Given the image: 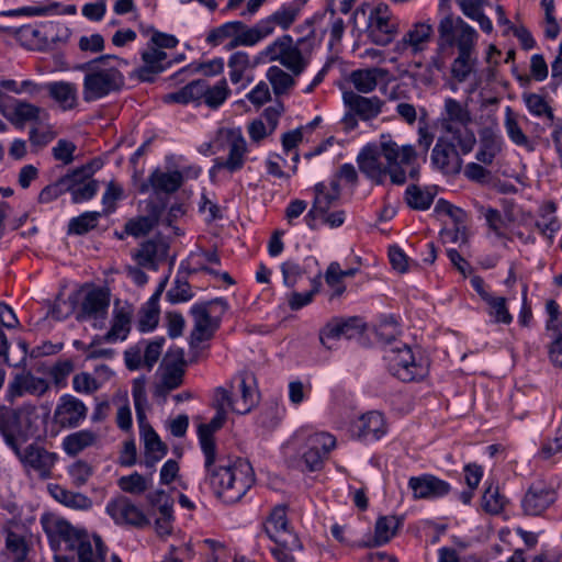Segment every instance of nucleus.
<instances>
[{
	"instance_id": "1",
	"label": "nucleus",
	"mask_w": 562,
	"mask_h": 562,
	"mask_svg": "<svg viewBox=\"0 0 562 562\" xmlns=\"http://www.w3.org/2000/svg\"><path fill=\"white\" fill-rule=\"evenodd\" d=\"M226 417V413L216 412L210 423L199 425L198 438L204 456L206 482L220 499L226 504H235L254 485L255 473L247 460H232L217 453L214 434L223 427Z\"/></svg>"
},
{
	"instance_id": "2",
	"label": "nucleus",
	"mask_w": 562,
	"mask_h": 562,
	"mask_svg": "<svg viewBox=\"0 0 562 562\" xmlns=\"http://www.w3.org/2000/svg\"><path fill=\"white\" fill-rule=\"evenodd\" d=\"M417 154L412 145H398L391 134H382L379 144L366 145L357 157L360 171L376 184L386 176L392 183L406 182V167L416 161Z\"/></svg>"
},
{
	"instance_id": "3",
	"label": "nucleus",
	"mask_w": 562,
	"mask_h": 562,
	"mask_svg": "<svg viewBox=\"0 0 562 562\" xmlns=\"http://www.w3.org/2000/svg\"><path fill=\"white\" fill-rule=\"evenodd\" d=\"M128 61L115 55H102L77 67L83 72L82 98L94 102L111 94L119 93L125 86L122 67Z\"/></svg>"
},
{
	"instance_id": "4",
	"label": "nucleus",
	"mask_w": 562,
	"mask_h": 562,
	"mask_svg": "<svg viewBox=\"0 0 562 562\" xmlns=\"http://www.w3.org/2000/svg\"><path fill=\"white\" fill-rule=\"evenodd\" d=\"M438 33L439 46L458 48V56L451 64V76L458 82H464L475 69L477 32L460 16L447 15L440 20Z\"/></svg>"
},
{
	"instance_id": "5",
	"label": "nucleus",
	"mask_w": 562,
	"mask_h": 562,
	"mask_svg": "<svg viewBox=\"0 0 562 562\" xmlns=\"http://www.w3.org/2000/svg\"><path fill=\"white\" fill-rule=\"evenodd\" d=\"M41 522L49 538L59 537L67 543L68 550L77 552L78 562H105L108 548L99 535L90 537L85 530L75 528L65 519H57L50 525L43 517Z\"/></svg>"
},
{
	"instance_id": "6",
	"label": "nucleus",
	"mask_w": 562,
	"mask_h": 562,
	"mask_svg": "<svg viewBox=\"0 0 562 562\" xmlns=\"http://www.w3.org/2000/svg\"><path fill=\"white\" fill-rule=\"evenodd\" d=\"M267 536L274 542L271 553L278 562H295V553L303 549L297 535L289 527L286 507L277 505L263 525Z\"/></svg>"
},
{
	"instance_id": "7",
	"label": "nucleus",
	"mask_w": 562,
	"mask_h": 562,
	"mask_svg": "<svg viewBox=\"0 0 562 562\" xmlns=\"http://www.w3.org/2000/svg\"><path fill=\"white\" fill-rule=\"evenodd\" d=\"M305 26L308 29L307 35L299 38L296 43H294L292 36L284 34L269 44L260 55L269 61H279L289 69L293 76L301 75L308 61L302 54L300 46L305 43L310 36L314 35L311 20H306L304 25L300 26V30Z\"/></svg>"
},
{
	"instance_id": "8",
	"label": "nucleus",
	"mask_w": 562,
	"mask_h": 562,
	"mask_svg": "<svg viewBox=\"0 0 562 562\" xmlns=\"http://www.w3.org/2000/svg\"><path fill=\"white\" fill-rule=\"evenodd\" d=\"M34 411L33 406L0 407V435L13 452H18V449L34 435L31 418Z\"/></svg>"
},
{
	"instance_id": "9",
	"label": "nucleus",
	"mask_w": 562,
	"mask_h": 562,
	"mask_svg": "<svg viewBox=\"0 0 562 562\" xmlns=\"http://www.w3.org/2000/svg\"><path fill=\"white\" fill-rule=\"evenodd\" d=\"M384 360L389 372L403 382L419 380L427 373L426 368L416 361L411 347L403 342L384 349Z\"/></svg>"
},
{
	"instance_id": "10",
	"label": "nucleus",
	"mask_w": 562,
	"mask_h": 562,
	"mask_svg": "<svg viewBox=\"0 0 562 562\" xmlns=\"http://www.w3.org/2000/svg\"><path fill=\"white\" fill-rule=\"evenodd\" d=\"M218 138L227 146L228 154L225 159L216 158L211 168V176L220 170H227L229 173L237 172L244 168L246 154L248 151L246 139L240 128H221Z\"/></svg>"
},
{
	"instance_id": "11",
	"label": "nucleus",
	"mask_w": 562,
	"mask_h": 562,
	"mask_svg": "<svg viewBox=\"0 0 562 562\" xmlns=\"http://www.w3.org/2000/svg\"><path fill=\"white\" fill-rule=\"evenodd\" d=\"M19 459L26 475L36 474L40 480H48L53 476V470L59 459L56 452L48 451L43 446L32 442L24 449L19 448L13 452Z\"/></svg>"
},
{
	"instance_id": "12",
	"label": "nucleus",
	"mask_w": 562,
	"mask_h": 562,
	"mask_svg": "<svg viewBox=\"0 0 562 562\" xmlns=\"http://www.w3.org/2000/svg\"><path fill=\"white\" fill-rule=\"evenodd\" d=\"M368 36L376 45H389L398 33V20L387 4L380 3L371 10L367 26Z\"/></svg>"
},
{
	"instance_id": "13",
	"label": "nucleus",
	"mask_w": 562,
	"mask_h": 562,
	"mask_svg": "<svg viewBox=\"0 0 562 562\" xmlns=\"http://www.w3.org/2000/svg\"><path fill=\"white\" fill-rule=\"evenodd\" d=\"M110 307V292L105 288H92L85 294L79 311L78 322H91L94 328H102Z\"/></svg>"
},
{
	"instance_id": "14",
	"label": "nucleus",
	"mask_w": 562,
	"mask_h": 562,
	"mask_svg": "<svg viewBox=\"0 0 562 562\" xmlns=\"http://www.w3.org/2000/svg\"><path fill=\"white\" fill-rule=\"evenodd\" d=\"M165 338L158 337L153 340L142 339L124 351V361L128 370L135 371L146 368L150 371L161 356Z\"/></svg>"
},
{
	"instance_id": "15",
	"label": "nucleus",
	"mask_w": 562,
	"mask_h": 562,
	"mask_svg": "<svg viewBox=\"0 0 562 562\" xmlns=\"http://www.w3.org/2000/svg\"><path fill=\"white\" fill-rule=\"evenodd\" d=\"M212 305H220L223 310L227 308V302L221 297L205 303L194 304L191 307V314L194 322V326L191 331V345H198L211 339L217 329L218 321L212 318L210 314V307Z\"/></svg>"
},
{
	"instance_id": "16",
	"label": "nucleus",
	"mask_w": 562,
	"mask_h": 562,
	"mask_svg": "<svg viewBox=\"0 0 562 562\" xmlns=\"http://www.w3.org/2000/svg\"><path fill=\"white\" fill-rule=\"evenodd\" d=\"M364 324L359 317H334L319 331V340L327 349H333L340 338L351 339L360 336Z\"/></svg>"
},
{
	"instance_id": "17",
	"label": "nucleus",
	"mask_w": 562,
	"mask_h": 562,
	"mask_svg": "<svg viewBox=\"0 0 562 562\" xmlns=\"http://www.w3.org/2000/svg\"><path fill=\"white\" fill-rule=\"evenodd\" d=\"M306 0H292L283 3L272 14L256 23L262 38L265 40L274 32L276 26L288 30L300 15Z\"/></svg>"
},
{
	"instance_id": "18",
	"label": "nucleus",
	"mask_w": 562,
	"mask_h": 562,
	"mask_svg": "<svg viewBox=\"0 0 562 562\" xmlns=\"http://www.w3.org/2000/svg\"><path fill=\"white\" fill-rule=\"evenodd\" d=\"M432 36V24L427 21L416 22L404 36L394 44L393 50L398 55L409 53L412 56H415L427 48Z\"/></svg>"
},
{
	"instance_id": "19",
	"label": "nucleus",
	"mask_w": 562,
	"mask_h": 562,
	"mask_svg": "<svg viewBox=\"0 0 562 562\" xmlns=\"http://www.w3.org/2000/svg\"><path fill=\"white\" fill-rule=\"evenodd\" d=\"M105 510L117 525H131L143 528L149 524L143 510L126 496L111 499L106 504Z\"/></svg>"
},
{
	"instance_id": "20",
	"label": "nucleus",
	"mask_w": 562,
	"mask_h": 562,
	"mask_svg": "<svg viewBox=\"0 0 562 562\" xmlns=\"http://www.w3.org/2000/svg\"><path fill=\"white\" fill-rule=\"evenodd\" d=\"M336 446V439L328 432H316L306 440L303 460L308 471H317L323 467L325 458Z\"/></svg>"
},
{
	"instance_id": "21",
	"label": "nucleus",
	"mask_w": 562,
	"mask_h": 562,
	"mask_svg": "<svg viewBox=\"0 0 562 562\" xmlns=\"http://www.w3.org/2000/svg\"><path fill=\"white\" fill-rule=\"evenodd\" d=\"M143 65L132 72V77L143 82H150L155 77L172 65L166 52L155 46H149L140 54Z\"/></svg>"
},
{
	"instance_id": "22",
	"label": "nucleus",
	"mask_w": 562,
	"mask_h": 562,
	"mask_svg": "<svg viewBox=\"0 0 562 562\" xmlns=\"http://www.w3.org/2000/svg\"><path fill=\"white\" fill-rule=\"evenodd\" d=\"M87 412L88 408L81 400L65 394L56 405L54 420L63 428H76L87 417Z\"/></svg>"
},
{
	"instance_id": "23",
	"label": "nucleus",
	"mask_w": 562,
	"mask_h": 562,
	"mask_svg": "<svg viewBox=\"0 0 562 562\" xmlns=\"http://www.w3.org/2000/svg\"><path fill=\"white\" fill-rule=\"evenodd\" d=\"M21 369L22 371L15 373L8 385L7 392L10 401L24 394L42 396L48 391L49 384L45 379L35 376L30 370H26V366Z\"/></svg>"
},
{
	"instance_id": "24",
	"label": "nucleus",
	"mask_w": 562,
	"mask_h": 562,
	"mask_svg": "<svg viewBox=\"0 0 562 562\" xmlns=\"http://www.w3.org/2000/svg\"><path fill=\"white\" fill-rule=\"evenodd\" d=\"M408 487L413 493L414 499H436L448 495L451 491V486L447 481L432 474L409 477Z\"/></svg>"
},
{
	"instance_id": "25",
	"label": "nucleus",
	"mask_w": 562,
	"mask_h": 562,
	"mask_svg": "<svg viewBox=\"0 0 562 562\" xmlns=\"http://www.w3.org/2000/svg\"><path fill=\"white\" fill-rule=\"evenodd\" d=\"M557 499V493L551 486L538 482L530 485L526 492L521 507L526 515L539 516Z\"/></svg>"
},
{
	"instance_id": "26",
	"label": "nucleus",
	"mask_w": 562,
	"mask_h": 562,
	"mask_svg": "<svg viewBox=\"0 0 562 562\" xmlns=\"http://www.w3.org/2000/svg\"><path fill=\"white\" fill-rule=\"evenodd\" d=\"M93 169L89 166H85L74 170L66 175L69 179V187L67 192L71 193V200L74 203H80L92 199L98 190L99 183L97 180H87L92 175Z\"/></svg>"
},
{
	"instance_id": "27",
	"label": "nucleus",
	"mask_w": 562,
	"mask_h": 562,
	"mask_svg": "<svg viewBox=\"0 0 562 562\" xmlns=\"http://www.w3.org/2000/svg\"><path fill=\"white\" fill-rule=\"evenodd\" d=\"M345 105L362 121H370L382 113L385 101L376 95L363 97L355 91H346L342 94Z\"/></svg>"
},
{
	"instance_id": "28",
	"label": "nucleus",
	"mask_w": 562,
	"mask_h": 562,
	"mask_svg": "<svg viewBox=\"0 0 562 562\" xmlns=\"http://www.w3.org/2000/svg\"><path fill=\"white\" fill-rule=\"evenodd\" d=\"M431 164L445 173H458L461 169L462 160L460 153L447 139L439 137L431 153Z\"/></svg>"
},
{
	"instance_id": "29",
	"label": "nucleus",
	"mask_w": 562,
	"mask_h": 562,
	"mask_svg": "<svg viewBox=\"0 0 562 562\" xmlns=\"http://www.w3.org/2000/svg\"><path fill=\"white\" fill-rule=\"evenodd\" d=\"M504 139L493 127L486 126L479 131V148L475 159L486 166L494 162L495 158L503 151Z\"/></svg>"
},
{
	"instance_id": "30",
	"label": "nucleus",
	"mask_w": 562,
	"mask_h": 562,
	"mask_svg": "<svg viewBox=\"0 0 562 562\" xmlns=\"http://www.w3.org/2000/svg\"><path fill=\"white\" fill-rule=\"evenodd\" d=\"M353 434L364 441L379 440L386 431V423L383 415L372 411L361 415L352 425Z\"/></svg>"
},
{
	"instance_id": "31",
	"label": "nucleus",
	"mask_w": 562,
	"mask_h": 562,
	"mask_svg": "<svg viewBox=\"0 0 562 562\" xmlns=\"http://www.w3.org/2000/svg\"><path fill=\"white\" fill-rule=\"evenodd\" d=\"M168 249V244L162 239H148L140 244L134 257L139 266L156 271L167 258Z\"/></svg>"
},
{
	"instance_id": "32",
	"label": "nucleus",
	"mask_w": 562,
	"mask_h": 562,
	"mask_svg": "<svg viewBox=\"0 0 562 562\" xmlns=\"http://www.w3.org/2000/svg\"><path fill=\"white\" fill-rule=\"evenodd\" d=\"M164 209L161 204L149 202L147 204V215L128 220L125 223L124 233L133 237L147 235L159 223Z\"/></svg>"
},
{
	"instance_id": "33",
	"label": "nucleus",
	"mask_w": 562,
	"mask_h": 562,
	"mask_svg": "<svg viewBox=\"0 0 562 562\" xmlns=\"http://www.w3.org/2000/svg\"><path fill=\"white\" fill-rule=\"evenodd\" d=\"M390 71L385 68L370 67L352 70L349 81L360 93H370L375 90L380 82L389 80Z\"/></svg>"
},
{
	"instance_id": "34",
	"label": "nucleus",
	"mask_w": 562,
	"mask_h": 562,
	"mask_svg": "<svg viewBox=\"0 0 562 562\" xmlns=\"http://www.w3.org/2000/svg\"><path fill=\"white\" fill-rule=\"evenodd\" d=\"M49 98L54 100L63 111H71L79 104L78 87L69 81H54L45 87Z\"/></svg>"
},
{
	"instance_id": "35",
	"label": "nucleus",
	"mask_w": 562,
	"mask_h": 562,
	"mask_svg": "<svg viewBox=\"0 0 562 562\" xmlns=\"http://www.w3.org/2000/svg\"><path fill=\"white\" fill-rule=\"evenodd\" d=\"M442 131L445 134L440 137H447L454 148H459L458 151L460 154L467 155L473 150L476 138L474 132L469 128V124L454 126L447 124V127L442 128Z\"/></svg>"
},
{
	"instance_id": "36",
	"label": "nucleus",
	"mask_w": 562,
	"mask_h": 562,
	"mask_svg": "<svg viewBox=\"0 0 562 562\" xmlns=\"http://www.w3.org/2000/svg\"><path fill=\"white\" fill-rule=\"evenodd\" d=\"M315 199L311 210L307 212L305 220L311 228H314V221L325 215L333 203H335L339 196L328 191L327 186L324 182H318L314 187Z\"/></svg>"
},
{
	"instance_id": "37",
	"label": "nucleus",
	"mask_w": 562,
	"mask_h": 562,
	"mask_svg": "<svg viewBox=\"0 0 562 562\" xmlns=\"http://www.w3.org/2000/svg\"><path fill=\"white\" fill-rule=\"evenodd\" d=\"M402 521L403 519L397 516L379 517L374 527V536L364 546L374 548L386 544L395 536Z\"/></svg>"
},
{
	"instance_id": "38",
	"label": "nucleus",
	"mask_w": 562,
	"mask_h": 562,
	"mask_svg": "<svg viewBox=\"0 0 562 562\" xmlns=\"http://www.w3.org/2000/svg\"><path fill=\"white\" fill-rule=\"evenodd\" d=\"M142 435L145 443L144 465L149 470H154L156 463L167 453V447L151 426L144 429Z\"/></svg>"
},
{
	"instance_id": "39",
	"label": "nucleus",
	"mask_w": 562,
	"mask_h": 562,
	"mask_svg": "<svg viewBox=\"0 0 562 562\" xmlns=\"http://www.w3.org/2000/svg\"><path fill=\"white\" fill-rule=\"evenodd\" d=\"M206 79H196L176 92L168 93L165 95V102L167 103H180L188 104L190 102H199L204 98L206 92Z\"/></svg>"
},
{
	"instance_id": "40",
	"label": "nucleus",
	"mask_w": 562,
	"mask_h": 562,
	"mask_svg": "<svg viewBox=\"0 0 562 562\" xmlns=\"http://www.w3.org/2000/svg\"><path fill=\"white\" fill-rule=\"evenodd\" d=\"M131 312L125 308H115L110 330L101 339L108 344H114L117 340H125L131 331Z\"/></svg>"
},
{
	"instance_id": "41",
	"label": "nucleus",
	"mask_w": 562,
	"mask_h": 562,
	"mask_svg": "<svg viewBox=\"0 0 562 562\" xmlns=\"http://www.w3.org/2000/svg\"><path fill=\"white\" fill-rule=\"evenodd\" d=\"M471 113L465 104L453 98H447L441 113V128L447 124L452 126L471 123Z\"/></svg>"
},
{
	"instance_id": "42",
	"label": "nucleus",
	"mask_w": 562,
	"mask_h": 562,
	"mask_svg": "<svg viewBox=\"0 0 562 562\" xmlns=\"http://www.w3.org/2000/svg\"><path fill=\"white\" fill-rule=\"evenodd\" d=\"M148 181L156 192L173 193L182 186L183 176L178 170L164 172L156 169L149 176Z\"/></svg>"
},
{
	"instance_id": "43",
	"label": "nucleus",
	"mask_w": 562,
	"mask_h": 562,
	"mask_svg": "<svg viewBox=\"0 0 562 562\" xmlns=\"http://www.w3.org/2000/svg\"><path fill=\"white\" fill-rule=\"evenodd\" d=\"M98 440V435L91 430L85 429L72 432L66 436L63 440L64 451L70 456L76 457L86 448L93 446Z\"/></svg>"
},
{
	"instance_id": "44",
	"label": "nucleus",
	"mask_w": 562,
	"mask_h": 562,
	"mask_svg": "<svg viewBox=\"0 0 562 562\" xmlns=\"http://www.w3.org/2000/svg\"><path fill=\"white\" fill-rule=\"evenodd\" d=\"M504 126L508 138L517 146L525 147L528 151H532L533 145L528 136L524 133L510 106L505 110Z\"/></svg>"
},
{
	"instance_id": "45",
	"label": "nucleus",
	"mask_w": 562,
	"mask_h": 562,
	"mask_svg": "<svg viewBox=\"0 0 562 562\" xmlns=\"http://www.w3.org/2000/svg\"><path fill=\"white\" fill-rule=\"evenodd\" d=\"M53 496L57 502L72 509L87 510L92 507V501L85 494L60 486H55Z\"/></svg>"
},
{
	"instance_id": "46",
	"label": "nucleus",
	"mask_w": 562,
	"mask_h": 562,
	"mask_svg": "<svg viewBox=\"0 0 562 562\" xmlns=\"http://www.w3.org/2000/svg\"><path fill=\"white\" fill-rule=\"evenodd\" d=\"M247 27L249 26L241 21L226 22L217 27L212 29L209 32L206 36V43L212 46H217L225 40L236 36L239 32H243Z\"/></svg>"
},
{
	"instance_id": "47",
	"label": "nucleus",
	"mask_w": 562,
	"mask_h": 562,
	"mask_svg": "<svg viewBox=\"0 0 562 562\" xmlns=\"http://www.w3.org/2000/svg\"><path fill=\"white\" fill-rule=\"evenodd\" d=\"M4 543L13 562H29L27 554L30 552V544L24 536L8 530Z\"/></svg>"
},
{
	"instance_id": "48",
	"label": "nucleus",
	"mask_w": 562,
	"mask_h": 562,
	"mask_svg": "<svg viewBox=\"0 0 562 562\" xmlns=\"http://www.w3.org/2000/svg\"><path fill=\"white\" fill-rule=\"evenodd\" d=\"M507 498L501 494L498 486L490 484L483 495L481 505L485 513L491 515H498L505 508Z\"/></svg>"
},
{
	"instance_id": "49",
	"label": "nucleus",
	"mask_w": 562,
	"mask_h": 562,
	"mask_svg": "<svg viewBox=\"0 0 562 562\" xmlns=\"http://www.w3.org/2000/svg\"><path fill=\"white\" fill-rule=\"evenodd\" d=\"M13 115L16 119V121L21 123L33 122L36 124H41L43 117H47V113L45 110L37 105L23 101L15 102L13 106Z\"/></svg>"
},
{
	"instance_id": "50",
	"label": "nucleus",
	"mask_w": 562,
	"mask_h": 562,
	"mask_svg": "<svg viewBox=\"0 0 562 562\" xmlns=\"http://www.w3.org/2000/svg\"><path fill=\"white\" fill-rule=\"evenodd\" d=\"M238 391L240 393V396L234 398L235 403L233 412L244 415L249 413L251 408L257 404L258 397L256 391L247 384L245 378L240 380Z\"/></svg>"
},
{
	"instance_id": "51",
	"label": "nucleus",
	"mask_w": 562,
	"mask_h": 562,
	"mask_svg": "<svg viewBox=\"0 0 562 562\" xmlns=\"http://www.w3.org/2000/svg\"><path fill=\"white\" fill-rule=\"evenodd\" d=\"M434 198L435 195L430 191L423 190L416 184L408 186L405 191V201L414 210L429 209Z\"/></svg>"
},
{
	"instance_id": "52",
	"label": "nucleus",
	"mask_w": 562,
	"mask_h": 562,
	"mask_svg": "<svg viewBox=\"0 0 562 562\" xmlns=\"http://www.w3.org/2000/svg\"><path fill=\"white\" fill-rule=\"evenodd\" d=\"M485 303L488 306L487 314L492 317L493 323L509 325L513 322L505 297L492 295Z\"/></svg>"
},
{
	"instance_id": "53",
	"label": "nucleus",
	"mask_w": 562,
	"mask_h": 562,
	"mask_svg": "<svg viewBox=\"0 0 562 562\" xmlns=\"http://www.w3.org/2000/svg\"><path fill=\"white\" fill-rule=\"evenodd\" d=\"M267 78L277 95L286 93L295 83L294 78L278 66L268 69Z\"/></svg>"
},
{
	"instance_id": "54",
	"label": "nucleus",
	"mask_w": 562,
	"mask_h": 562,
	"mask_svg": "<svg viewBox=\"0 0 562 562\" xmlns=\"http://www.w3.org/2000/svg\"><path fill=\"white\" fill-rule=\"evenodd\" d=\"M524 102L528 111L535 116H546L551 122L554 121V114L552 108L548 104L546 99L538 93H524Z\"/></svg>"
},
{
	"instance_id": "55",
	"label": "nucleus",
	"mask_w": 562,
	"mask_h": 562,
	"mask_svg": "<svg viewBox=\"0 0 562 562\" xmlns=\"http://www.w3.org/2000/svg\"><path fill=\"white\" fill-rule=\"evenodd\" d=\"M100 216V212H85L71 218L68 224V234L83 235L88 233L98 225Z\"/></svg>"
},
{
	"instance_id": "56",
	"label": "nucleus",
	"mask_w": 562,
	"mask_h": 562,
	"mask_svg": "<svg viewBox=\"0 0 562 562\" xmlns=\"http://www.w3.org/2000/svg\"><path fill=\"white\" fill-rule=\"evenodd\" d=\"M480 212L483 214L488 228L494 233L497 238H505V228L508 226V221L503 214L494 207L480 206Z\"/></svg>"
},
{
	"instance_id": "57",
	"label": "nucleus",
	"mask_w": 562,
	"mask_h": 562,
	"mask_svg": "<svg viewBox=\"0 0 562 562\" xmlns=\"http://www.w3.org/2000/svg\"><path fill=\"white\" fill-rule=\"evenodd\" d=\"M206 90L203 101L212 109L218 108L229 94V88L225 79L217 81L214 86H210L206 80Z\"/></svg>"
},
{
	"instance_id": "58",
	"label": "nucleus",
	"mask_w": 562,
	"mask_h": 562,
	"mask_svg": "<svg viewBox=\"0 0 562 562\" xmlns=\"http://www.w3.org/2000/svg\"><path fill=\"white\" fill-rule=\"evenodd\" d=\"M229 40V43L226 45L227 49H234L238 46H254L263 38L256 24H254Z\"/></svg>"
},
{
	"instance_id": "59",
	"label": "nucleus",
	"mask_w": 562,
	"mask_h": 562,
	"mask_svg": "<svg viewBox=\"0 0 562 562\" xmlns=\"http://www.w3.org/2000/svg\"><path fill=\"white\" fill-rule=\"evenodd\" d=\"M158 319H159V304L151 305L150 301L148 300L140 312V316H139L138 325H137L138 329L142 333L150 331L157 326Z\"/></svg>"
},
{
	"instance_id": "60",
	"label": "nucleus",
	"mask_w": 562,
	"mask_h": 562,
	"mask_svg": "<svg viewBox=\"0 0 562 562\" xmlns=\"http://www.w3.org/2000/svg\"><path fill=\"white\" fill-rule=\"evenodd\" d=\"M193 296L188 281L177 278L173 285L167 291L166 299L171 304H178L191 300Z\"/></svg>"
},
{
	"instance_id": "61",
	"label": "nucleus",
	"mask_w": 562,
	"mask_h": 562,
	"mask_svg": "<svg viewBox=\"0 0 562 562\" xmlns=\"http://www.w3.org/2000/svg\"><path fill=\"white\" fill-rule=\"evenodd\" d=\"M69 179L66 178V176L58 179L56 182L46 186L38 195V201L41 203H49L60 196L61 194L66 193L69 187Z\"/></svg>"
},
{
	"instance_id": "62",
	"label": "nucleus",
	"mask_w": 562,
	"mask_h": 562,
	"mask_svg": "<svg viewBox=\"0 0 562 562\" xmlns=\"http://www.w3.org/2000/svg\"><path fill=\"white\" fill-rule=\"evenodd\" d=\"M283 283L288 288H294L299 280L305 274V269L294 260L284 261L281 267Z\"/></svg>"
},
{
	"instance_id": "63",
	"label": "nucleus",
	"mask_w": 562,
	"mask_h": 562,
	"mask_svg": "<svg viewBox=\"0 0 562 562\" xmlns=\"http://www.w3.org/2000/svg\"><path fill=\"white\" fill-rule=\"evenodd\" d=\"M124 190L121 184L110 181L106 190L102 195L103 213L110 214L114 212L116 202L123 199Z\"/></svg>"
},
{
	"instance_id": "64",
	"label": "nucleus",
	"mask_w": 562,
	"mask_h": 562,
	"mask_svg": "<svg viewBox=\"0 0 562 562\" xmlns=\"http://www.w3.org/2000/svg\"><path fill=\"white\" fill-rule=\"evenodd\" d=\"M56 133L48 126H33L29 133V139L35 150L47 146L54 138Z\"/></svg>"
}]
</instances>
